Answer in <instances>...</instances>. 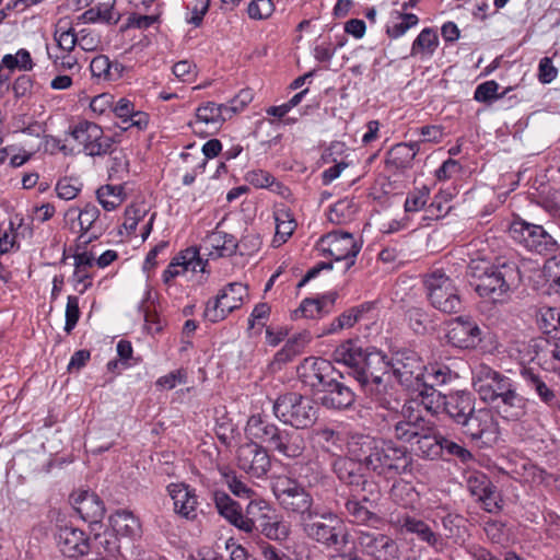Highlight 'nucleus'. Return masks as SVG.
<instances>
[{"label":"nucleus","instance_id":"obj_1","mask_svg":"<svg viewBox=\"0 0 560 560\" xmlns=\"http://www.w3.org/2000/svg\"><path fill=\"white\" fill-rule=\"evenodd\" d=\"M332 359L349 369V374L376 408L398 409L400 396L395 386L383 378L388 373V358L384 352L374 347L363 348L359 340L349 339L334 350Z\"/></svg>","mask_w":560,"mask_h":560},{"label":"nucleus","instance_id":"obj_2","mask_svg":"<svg viewBox=\"0 0 560 560\" xmlns=\"http://www.w3.org/2000/svg\"><path fill=\"white\" fill-rule=\"evenodd\" d=\"M347 447L349 455L361 460L365 470L378 477L392 479L410 470L412 456L406 446L392 439L354 434Z\"/></svg>","mask_w":560,"mask_h":560},{"label":"nucleus","instance_id":"obj_3","mask_svg":"<svg viewBox=\"0 0 560 560\" xmlns=\"http://www.w3.org/2000/svg\"><path fill=\"white\" fill-rule=\"evenodd\" d=\"M471 285L480 298L494 303L505 302L521 283L518 265L513 260H471L469 265Z\"/></svg>","mask_w":560,"mask_h":560},{"label":"nucleus","instance_id":"obj_4","mask_svg":"<svg viewBox=\"0 0 560 560\" xmlns=\"http://www.w3.org/2000/svg\"><path fill=\"white\" fill-rule=\"evenodd\" d=\"M245 433L250 440L262 444L267 451L280 454L287 458H299L306 448V442L295 430L281 429L260 413L248 418Z\"/></svg>","mask_w":560,"mask_h":560},{"label":"nucleus","instance_id":"obj_5","mask_svg":"<svg viewBox=\"0 0 560 560\" xmlns=\"http://www.w3.org/2000/svg\"><path fill=\"white\" fill-rule=\"evenodd\" d=\"M272 412L280 422L299 430L311 428L316 422L318 408L311 397L288 392L273 401Z\"/></svg>","mask_w":560,"mask_h":560},{"label":"nucleus","instance_id":"obj_6","mask_svg":"<svg viewBox=\"0 0 560 560\" xmlns=\"http://www.w3.org/2000/svg\"><path fill=\"white\" fill-rule=\"evenodd\" d=\"M272 492L280 506L288 513L299 515L302 523L318 516L313 497L298 480L279 476L272 482Z\"/></svg>","mask_w":560,"mask_h":560},{"label":"nucleus","instance_id":"obj_7","mask_svg":"<svg viewBox=\"0 0 560 560\" xmlns=\"http://www.w3.org/2000/svg\"><path fill=\"white\" fill-rule=\"evenodd\" d=\"M213 501L218 513L222 517L247 534L253 533L256 528L255 516L257 512L270 511V505L266 500L252 499L246 508V515H244L242 506L223 491H215Z\"/></svg>","mask_w":560,"mask_h":560},{"label":"nucleus","instance_id":"obj_8","mask_svg":"<svg viewBox=\"0 0 560 560\" xmlns=\"http://www.w3.org/2000/svg\"><path fill=\"white\" fill-rule=\"evenodd\" d=\"M389 430L396 441L412 444L433 422L424 419L416 401L400 404L397 410H388Z\"/></svg>","mask_w":560,"mask_h":560},{"label":"nucleus","instance_id":"obj_9","mask_svg":"<svg viewBox=\"0 0 560 560\" xmlns=\"http://www.w3.org/2000/svg\"><path fill=\"white\" fill-rule=\"evenodd\" d=\"M423 284L431 305L446 314L458 313L462 300L455 282L441 269H435L423 277Z\"/></svg>","mask_w":560,"mask_h":560},{"label":"nucleus","instance_id":"obj_10","mask_svg":"<svg viewBox=\"0 0 560 560\" xmlns=\"http://www.w3.org/2000/svg\"><path fill=\"white\" fill-rule=\"evenodd\" d=\"M302 526L310 539L335 551H345L350 544V535L343 523L331 513L320 515L317 521H304Z\"/></svg>","mask_w":560,"mask_h":560},{"label":"nucleus","instance_id":"obj_11","mask_svg":"<svg viewBox=\"0 0 560 560\" xmlns=\"http://www.w3.org/2000/svg\"><path fill=\"white\" fill-rule=\"evenodd\" d=\"M471 384L480 399L491 405L516 385L512 378L485 363L471 369Z\"/></svg>","mask_w":560,"mask_h":560},{"label":"nucleus","instance_id":"obj_12","mask_svg":"<svg viewBox=\"0 0 560 560\" xmlns=\"http://www.w3.org/2000/svg\"><path fill=\"white\" fill-rule=\"evenodd\" d=\"M388 524L400 535H412L421 542L427 544L435 552H442L446 541L427 522L411 515L406 511H393L388 515Z\"/></svg>","mask_w":560,"mask_h":560},{"label":"nucleus","instance_id":"obj_13","mask_svg":"<svg viewBox=\"0 0 560 560\" xmlns=\"http://www.w3.org/2000/svg\"><path fill=\"white\" fill-rule=\"evenodd\" d=\"M407 390L418 389L424 381L425 365L422 358L411 349H399L388 359V372Z\"/></svg>","mask_w":560,"mask_h":560},{"label":"nucleus","instance_id":"obj_14","mask_svg":"<svg viewBox=\"0 0 560 560\" xmlns=\"http://www.w3.org/2000/svg\"><path fill=\"white\" fill-rule=\"evenodd\" d=\"M511 237L530 252L546 255L557 250V241L541 225L523 220L514 221L510 226Z\"/></svg>","mask_w":560,"mask_h":560},{"label":"nucleus","instance_id":"obj_15","mask_svg":"<svg viewBox=\"0 0 560 560\" xmlns=\"http://www.w3.org/2000/svg\"><path fill=\"white\" fill-rule=\"evenodd\" d=\"M317 248L335 261H345V270H348L355 262L361 243L351 233L332 231L319 238Z\"/></svg>","mask_w":560,"mask_h":560},{"label":"nucleus","instance_id":"obj_16","mask_svg":"<svg viewBox=\"0 0 560 560\" xmlns=\"http://www.w3.org/2000/svg\"><path fill=\"white\" fill-rule=\"evenodd\" d=\"M247 295V287L240 282L226 284L221 292L206 303L205 319L211 323L223 320L230 313L241 307Z\"/></svg>","mask_w":560,"mask_h":560},{"label":"nucleus","instance_id":"obj_17","mask_svg":"<svg viewBox=\"0 0 560 560\" xmlns=\"http://www.w3.org/2000/svg\"><path fill=\"white\" fill-rule=\"evenodd\" d=\"M72 138L83 147L86 155L101 156L110 152L113 139L105 136L95 122L82 120L71 129Z\"/></svg>","mask_w":560,"mask_h":560},{"label":"nucleus","instance_id":"obj_18","mask_svg":"<svg viewBox=\"0 0 560 560\" xmlns=\"http://www.w3.org/2000/svg\"><path fill=\"white\" fill-rule=\"evenodd\" d=\"M237 466L253 478H262L271 468L270 455L262 444L250 440L238 447Z\"/></svg>","mask_w":560,"mask_h":560},{"label":"nucleus","instance_id":"obj_19","mask_svg":"<svg viewBox=\"0 0 560 560\" xmlns=\"http://www.w3.org/2000/svg\"><path fill=\"white\" fill-rule=\"evenodd\" d=\"M467 490L488 513L501 511V495L490 478L479 471L471 472L467 478Z\"/></svg>","mask_w":560,"mask_h":560},{"label":"nucleus","instance_id":"obj_20","mask_svg":"<svg viewBox=\"0 0 560 560\" xmlns=\"http://www.w3.org/2000/svg\"><path fill=\"white\" fill-rule=\"evenodd\" d=\"M460 427L471 440L494 442L498 439V422L492 411L487 408L474 409Z\"/></svg>","mask_w":560,"mask_h":560},{"label":"nucleus","instance_id":"obj_21","mask_svg":"<svg viewBox=\"0 0 560 560\" xmlns=\"http://www.w3.org/2000/svg\"><path fill=\"white\" fill-rule=\"evenodd\" d=\"M520 376L524 386L549 409L559 407L558 394L555 386L548 382L547 375H542L538 370L529 366H522Z\"/></svg>","mask_w":560,"mask_h":560},{"label":"nucleus","instance_id":"obj_22","mask_svg":"<svg viewBox=\"0 0 560 560\" xmlns=\"http://www.w3.org/2000/svg\"><path fill=\"white\" fill-rule=\"evenodd\" d=\"M56 541L61 553L68 558L78 559L88 555L91 549L90 536L73 526H60Z\"/></svg>","mask_w":560,"mask_h":560},{"label":"nucleus","instance_id":"obj_23","mask_svg":"<svg viewBox=\"0 0 560 560\" xmlns=\"http://www.w3.org/2000/svg\"><path fill=\"white\" fill-rule=\"evenodd\" d=\"M446 338L454 347L474 349L482 341V331L476 322L459 316L452 320Z\"/></svg>","mask_w":560,"mask_h":560},{"label":"nucleus","instance_id":"obj_24","mask_svg":"<svg viewBox=\"0 0 560 560\" xmlns=\"http://www.w3.org/2000/svg\"><path fill=\"white\" fill-rule=\"evenodd\" d=\"M207 261L199 255L197 247H188L179 252L168 264L167 268L162 273L164 283H168L177 276L186 271L203 272Z\"/></svg>","mask_w":560,"mask_h":560},{"label":"nucleus","instance_id":"obj_25","mask_svg":"<svg viewBox=\"0 0 560 560\" xmlns=\"http://www.w3.org/2000/svg\"><path fill=\"white\" fill-rule=\"evenodd\" d=\"M362 550L376 560H393L397 555V545L387 535L374 532H361L358 538Z\"/></svg>","mask_w":560,"mask_h":560},{"label":"nucleus","instance_id":"obj_26","mask_svg":"<svg viewBox=\"0 0 560 560\" xmlns=\"http://www.w3.org/2000/svg\"><path fill=\"white\" fill-rule=\"evenodd\" d=\"M167 493L173 500V509L177 515L187 521L197 517L199 502L194 488L183 482H173L167 486Z\"/></svg>","mask_w":560,"mask_h":560},{"label":"nucleus","instance_id":"obj_27","mask_svg":"<svg viewBox=\"0 0 560 560\" xmlns=\"http://www.w3.org/2000/svg\"><path fill=\"white\" fill-rule=\"evenodd\" d=\"M301 377L313 389L322 392L334 378V366L325 359H305L302 364Z\"/></svg>","mask_w":560,"mask_h":560},{"label":"nucleus","instance_id":"obj_28","mask_svg":"<svg viewBox=\"0 0 560 560\" xmlns=\"http://www.w3.org/2000/svg\"><path fill=\"white\" fill-rule=\"evenodd\" d=\"M528 402L529 399L521 395L515 385L492 406L502 419L516 422L527 415Z\"/></svg>","mask_w":560,"mask_h":560},{"label":"nucleus","instance_id":"obj_29","mask_svg":"<svg viewBox=\"0 0 560 560\" xmlns=\"http://www.w3.org/2000/svg\"><path fill=\"white\" fill-rule=\"evenodd\" d=\"M71 502L80 517L89 523H98L104 514L105 506L101 498L88 490L71 494Z\"/></svg>","mask_w":560,"mask_h":560},{"label":"nucleus","instance_id":"obj_30","mask_svg":"<svg viewBox=\"0 0 560 560\" xmlns=\"http://www.w3.org/2000/svg\"><path fill=\"white\" fill-rule=\"evenodd\" d=\"M364 468L361 460L350 456H338L332 462V469L339 480L346 485L353 487H362L366 480L362 474Z\"/></svg>","mask_w":560,"mask_h":560},{"label":"nucleus","instance_id":"obj_31","mask_svg":"<svg viewBox=\"0 0 560 560\" xmlns=\"http://www.w3.org/2000/svg\"><path fill=\"white\" fill-rule=\"evenodd\" d=\"M475 409V398L465 390L446 395L444 410L454 422L462 424Z\"/></svg>","mask_w":560,"mask_h":560},{"label":"nucleus","instance_id":"obj_32","mask_svg":"<svg viewBox=\"0 0 560 560\" xmlns=\"http://www.w3.org/2000/svg\"><path fill=\"white\" fill-rule=\"evenodd\" d=\"M322 404L329 409H346L354 402V394L351 388L335 377L322 389Z\"/></svg>","mask_w":560,"mask_h":560},{"label":"nucleus","instance_id":"obj_33","mask_svg":"<svg viewBox=\"0 0 560 560\" xmlns=\"http://www.w3.org/2000/svg\"><path fill=\"white\" fill-rule=\"evenodd\" d=\"M418 389H411L410 392L416 394V397L409 401H416L418 404V410H421L422 406L424 410L433 416H438L444 410L446 395L436 390L432 385H429L425 381L420 383Z\"/></svg>","mask_w":560,"mask_h":560},{"label":"nucleus","instance_id":"obj_34","mask_svg":"<svg viewBox=\"0 0 560 560\" xmlns=\"http://www.w3.org/2000/svg\"><path fill=\"white\" fill-rule=\"evenodd\" d=\"M113 530L121 537L137 539L141 537L142 526L140 520L129 510H117L109 516Z\"/></svg>","mask_w":560,"mask_h":560},{"label":"nucleus","instance_id":"obj_35","mask_svg":"<svg viewBox=\"0 0 560 560\" xmlns=\"http://www.w3.org/2000/svg\"><path fill=\"white\" fill-rule=\"evenodd\" d=\"M205 245L210 248L209 255L213 257H230L238 248L235 236L219 231L218 228L207 236Z\"/></svg>","mask_w":560,"mask_h":560},{"label":"nucleus","instance_id":"obj_36","mask_svg":"<svg viewBox=\"0 0 560 560\" xmlns=\"http://www.w3.org/2000/svg\"><path fill=\"white\" fill-rule=\"evenodd\" d=\"M443 435L436 430L434 423L412 443L417 445L419 456L428 459H435L441 456Z\"/></svg>","mask_w":560,"mask_h":560},{"label":"nucleus","instance_id":"obj_37","mask_svg":"<svg viewBox=\"0 0 560 560\" xmlns=\"http://www.w3.org/2000/svg\"><path fill=\"white\" fill-rule=\"evenodd\" d=\"M228 119H231V116L225 104L206 102L196 109L195 125L205 124L217 129Z\"/></svg>","mask_w":560,"mask_h":560},{"label":"nucleus","instance_id":"obj_38","mask_svg":"<svg viewBox=\"0 0 560 560\" xmlns=\"http://www.w3.org/2000/svg\"><path fill=\"white\" fill-rule=\"evenodd\" d=\"M311 341L308 332H300L287 340L284 346L275 354L272 365H282L292 361L296 355L301 354Z\"/></svg>","mask_w":560,"mask_h":560},{"label":"nucleus","instance_id":"obj_39","mask_svg":"<svg viewBox=\"0 0 560 560\" xmlns=\"http://www.w3.org/2000/svg\"><path fill=\"white\" fill-rule=\"evenodd\" d=\"M255 530H259L265 537L271 540H284L289 535V526L277 516H270L262 512H257L255 516Z\"/></svg>","mask_w":560,"mask_h":560},{"label":"nucleus","instance_id":"obj_40","mask_svg":"<svg viewBox=\"0 0 560 560\" xmlns=\"http://www.w3.org/2000/svg\"><path fill=\"white\" fill-rule=\"evenodd\" d=\"M420 150V143H397L388 152L387 164L397 170L409 168Z\"/></svg>","mask_w":560,"mask_h":560},{"label":"nucleus","instance_id":"obj_41","mask_svg":"<svg viewBox=\"0 0 560 560\" xmlns=\"http://www.w3.org/2000/svg\"><path fill=\"white\" fill-rule=\"evenodd\" d=\"M273 217L276 221V234L272 242L279 246L291 237L298 224L293 213L285 206L277 208L273 212Z\"/></svg>","mask_w":560,"mask_h":560},{"label":"nucleus","instance_id":"obj_42","mask_svg":"<svg viewBox=\"0 0 560 560\" xmlns=\"http://www.w3.org/2000/svg\"><path fill=\"white\" fill-rule=\"evenodd\" d=\"M358 210V203L353 198H343L329 208L328 220L334 224H346L355 218Z\"/></svg>","mask_w":560,"mask_h":560},{"label":"nucleus","instance_id":"obj_43","mask_svg":"<svg viewBox=\"0 0 560 560\" xmlns=\"http://www.w3.org/2000/svg\"><path fill=\"white\" fill-rule=\"evenodd\" d=\"M439 46V37L434 30L423 28L411 46V56L420 55L421 58H430Z\"/></svg>","mask_w":560,"mask_h":560},{"label":"nucleus","instance_id":"obj_44","mask_svg":"<svg viewBox=\"0 0 560 560\" xmlns=\"http://www.w3.org/2000/svg\"><path fill=\"white\" fill-rule=\"evenodd\" d=\"M96 197L106 211H112L125 201L126 194L121 185H104L96 190Z\"/></svg>","mask_w":560,"mask_h":560},{"label":"nucleus","instance_id":"obj_45","mask_svg":"<svg viewBox=\"0 0 560 560\" xmlns=\"http://www.w3.org/2000/svg\"><path fill=\"white\" fill-rule=\"evenodd\" d=\"M537 325L544 334L560 339V310L541 307L537 314Z\"/></svg>","mask_w":560,"mask_h":560},{"label":"nucleus","instance_id":"obj_46","mask_svg":"<svg viewBox=\"0 0 560 560\" xmlns=\"http://www.w3.org/2000/svg\"><path fill=\"white\" fill-rule=\"evenodd\" d=\"M369 308L370 307L368 305L362 304L360 306L345 311L329 324L326 332L335 334L345 328L352 327L357 322H359L362 314L365 313Z\"/></svg>","mask_w":560,"mask_h":560},{"label":"nucleus","instance_id":"obj_47","mask_svg":"<svg viewBox=\"0 0 560 560\" xmlns=\"http://www.w3.org/2000/svg\"><path fill=\"white\" fill-rule=\"evenodd\" d=\"M245 179L255 188H268L272 191L282 194L285 187L278 182L269 172L264 170H252L245 175Z\"/></svg>","mask_w":560,"mask_h":560},{"label":"nucleus","instance_id":"obj_48","mask_svg":"<svg viewBox=\"0 0 560 560\" xmlns=\"http://www.w3.org/2000/svg\"><path fill=\"white\" fill-rule=\"evenodd\" d=\"M54 39L57 50L60 52H72L78 46V33L72 27L63 25V21H59L54 32Z\"/></svg>","mask_w":560,"mask_h":560},{"label":"nucleus","instance_id":"obj_49","mask_svg":"<svg viewBox=\"0 0 560 560\" xmlns=\"http://www.w3.org/2000/svg\"><path fill=\"white\" fill-rule=\"evenodd\" d=\"M67 217L77 218L80 225V231L86 233L92 229L93 224L100 217V209L92 203H86L82 210L70 208L67 211Z\"/></svg>","mask_w":560,"mask_h":560},{"label":"nucleus","instance_id":"obj_50","mask_svg":"<svg viewBox=\"0 0 560 560\" xmlns=\"http://www.w3.org/2000/svg\"><path fill=\"white\" fill-rule=\"evenodd\" d=\"M430 188L425 185L409 191L404 202L405 212L411 213L419 212L420 210L425 211L430 199Z\"/></svg>","mask_w":560,"mask_h":560},{"label":"nucleus","instance_id":"obj_51","mask_svg":"<svg viewBox=\"0 0 560 560\" xmlns=\"http://www.w3.org/2000/svg\"><path fill=\"white\" fill-rule=\"evenodd\" d=\"M346 511L352 517V522L358 524H374L378 522V516L370 511L361 501L348 500L345 504Z\"/></svg>","mask_w":560,"mask_h":560},{"label":"nucleus","instance_id":"obj_52","mask_svg":"<svg viewBox=\"0 0 560 560\" xmlns=\"http://www.w3.org/2000/svg\"><path fill=\"white\" fill-rule=\"evenodd\" d=\"M451 197L452 196L450 194L444 191L435 195L433 200L425 208V215L423 217V220H439L444 218L451 210V207L447 206Z\"/></svg>","mask_w":560,"mask_h":560},{"label":"nucleus","instance_id":"obj_53","mask_svg":"<svg viewBox=\"0 0 560 560\" xmlns=\"http://www.w3.org/2000/svg\"><path fill=\"white\" fill-rule=\"evenodd\" d=\"M399 22H394L386 26V34L390 38H399L407 33L408 30L419 23V19L413 13H398Z\"/></svg>","mask_w":560,"mask_h":560},{"label":"nucleus","instance_id":"obj_54","mask_svg":"<svg viewBox=\"0 0 560 560\" xmlns=\"http://www.w3.org/2000/svg\"><path fill=\"white\" fill-rule=\"evenodd\" d=\"M82 183L74 177L60 178L56 184V192L60 199L72 200L82 189Z\"/></svg>","mask_w":560,"mask_h":560},{"label":"nucleus","instance_id":"obj_55","mask_svg":"<svg viewBox=\"0 0 560 560\" xmlns=\"http://www.w3.org/2000/svg\"><path fill=\"white\" fill-rule=\"evenodd\" d=\"M275 9L272 0H252L247 5V14L252 20L262 21L269 19Z\"/></svg>","mask_w":560,"mask_h":560},{"label":"nucleus","instance_id":"obj_56","mask_svg":"<svg viewBox=\"0 0 560 560\" xmlns=\"http://www.w3.org/2000/svg\"><path fill=\"white\" fill-rule=\"evenodd\" d=\"M535 347L539 348V351L536 352V359L540 364L542 361L546 363L547 358L550 357L555 363H552V369H557L560 366V342L559 343H550L547 340H540L535 343Z\"/></svg>","mask_w":560,"mask_h":560},{"label":"nucleus","instance_id":"obj_57","mask_svg":"<svg viewBox=\"0 0 560 560\" xmlns=\"http://www.w3.org/2000/svg\"><path fill=\"white\" fill-rule=\"evenodd\" d=\"M452 378V372L448 366L434 364L430 368L425 366L424 371V381L432 385L433 387L436 385H443L450 382Z\"/></svg>","mask_w":560,"mask_h":560},{"label":"nucleus","instance_id":"obj_58","mask_svg":"<svg viewBox=\"0 0 560 560\" xmlns=\"http://www.w3.org/2000/svg\"><path fill=\"white\" fill-rule=\"evenodd\" d=\"M81 312L79 307V298L75 295H69L67 299L66 305V322H65V331L70 334L74 327L77 326Z\"/></svg>","mask_w":560,"mask_h":560},{"label":"nucleus","instance_id":"obj_59","mask_svg":"<svg viewBox=\"0 0 560 560\" xmlns=\"http://www.w3.org/2000/svg\"><path fill=\"white\" fill-rule=\"evenodd\" d=\"M48 59L56 69L71 70L78 65V58L71 52L51 51L49 45H46Z\"/></svg>","mask_w":560,"mask_h":560},{"label":"nucleus","instance_id":"obj_60","mask_svg":"<svg viewBox=\"0 0 560 560\" xmlns=\"http://www.w3.org/2000/svg\"><path fill=\"white\" fill-rule=\"evenodd\" d=\"M498 90H499V84L495 81H493V80L486 81L483 83H480L476 88L475 93H474V98L480 103L492 102V101L501 97L500 95H498Z\"/></svg>","mask_w":560,"mask_h":560},{"label":"nucleus","instance_id":"obj_61","mask_svg":"<svg viewBox=\"0 0 560 560\" xmlns=\"http://www.w3.org/2000/svg\"><path fill=\"white\" fill-rule=\"evenodd\" d=\"M147 209L143 206H129L125 210V221L122 226L131 234L136 231L138 223L147 215Z\"/></svg>","mask_w":560,"mask_h":560},{"label":"nucleus","instance_id":"obj_62","mask_svg":"<svg viewBox=\"0 0 560 560\" xmlns=\"http://www.w3.org/2000/svg\"><path fill=\"white\" fill-rule=\"evenodd\" d=\"M173 74L184 83H191L197 77V67L192 61L180 60L172 68Z\"/></svg>","mask_w":560,"mask_h":560},{"label":"nucleus","instance_id":"obj_63","mask_svg":"<svg viewBox=\"0 0 560 560\" xmlns=\"http://www.w3.org/2000/svg\"><path fill=\"white\" fill-rule=\"evenodd\" d=\"M101 45L100 35L92 28L78 32V46L84 51H95Z\"/></svg>","mask_w":560,"mask_h":560},{"label":"nucleus","instance_id":"obj_64","mask_svg":"<svg viewBox=\"0 0 560 560\" xmlns=\"http://www.w3.org/2000/svg\"><path fill=\"white\" fill-rule=\"evenodd\" d=\"M550 288L560 295V258L552 257L545 266Z\"/></svg>","mask_w":560,"mask_h":560}]
</instances>
